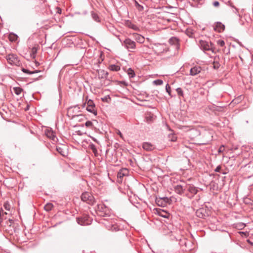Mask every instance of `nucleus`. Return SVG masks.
<instances>
[{"mask_svg":"<svg viewBox=\"0 0 253 253\" xmlns=\"http://www.w3.org/2000/svg\"><path fill=\"white\" fill-rule=\"evenodd\" d=\"M201 70V67L197 66L194 67L190 69V75L191 76H195L200 73Z\"/></svg>","mask_w":253,"mask_h":253,"instance_id":"17","label":"nucleus"},{"mask_svg":"<svg viewBox=\"0 0 253 253\" xmlns=\"http://www.w3.org/2000/svg\"><path fill=\"white\" fill-rule=\"evenodd\" d=\"M46 135L54 141H56L57 138L52 130L47 129L45 131Z\"/></svg>","mask_w":253,"mask_h":253,"instance_id":"12","label":"nucleus"},{"mask_svg":"<svg viewBox=\"0 0 253 253\" xmlns=\"http://www.w3.org/2000/svg\"><path fill=\"white\" fill-rule=\"evenodd\" d=\"M225 29V26L220 22H217L214 27V30L217 32H221Z\"/></svg>","mask_w":253,"mask_h":253,"instance_id":"16","label":"nucleus"},{"mask_svg":"<svg viewBox=\"0 0 253 253\" xmlns=\"http://www.w3.org/2000/svg\"><path fill=\"white\" fill-rule=\"evenodd\" d=\"M186 188L187 189V191L192 195V197L196 194L198 191L197 188L193 185H186Z\"/></svg>","mask_w":253,"mask_h":253,"instance_id":"10","label":"nucleus"},{"mask_svg":"<svg viewBox=\"0 0 253 253\" xmlns=\"http://www.w3.org/2000/svg\"><path fill=\"white\" fill-rule=\"evenodd\" d=\"M161 199H156V203L159 206H162V203H161Z\"/></svg>","mask_w":253,"mask_h":253,"instance_id":"43","label":"nucleus"},{"mask_svg":"<svg viewBox=\"0 0 253 253\" xmlns=\"http://www.w3.org/2000/svg\"><path fill=\"white\" fill-rule=\"evenodd\" d=\"M127 24L128 27H130L133 30H138V28L135 25L131 23L130 22L128 23Z\"/></svg>","mask_w":253,"mask_h":253,"instance_id":"33","label":"nucleus"},{"mask_svg":"<svg viewBox=\"0 0 253 253\" xmlns=\"http://www.w3.org/2000/svg\"><path fill=\"white\" fill-rule=\"evenodd\" d=\"M201 210H198L196 212L197 215L200 217H203V214H202V212H200Z\"/></svg>","mask_w":253,"mask_h":253,"instance_id":"41","label":"nucleus"},{"mask_svg":"<svg viewBox=\"0 0 253 253\" xmlns=\"http://www.w3.org/2000/svg\"><path fill=\"white\" fill-rule=\"evenodd\" d=\"M220 169H221L220 167V166H218V167L216 168V169H215V171H216V172H219V170H220Z\"/></svg>","mask_w":253,"mask_h":253,"instance_id":"47","label":"nucleus"},{"mask_svg":"<svg viewBox=\"0 0 253 253\" xmlns=\"http://www.w3.org/2000/svg\"><path fill=\"white\" fill-rule=\"evenodd\" d=\"M187 33V35L190 36V35L188 34H192L193 33L192 32H191V33Z\"/></svg>","mask_w":253,"mask_h":253,"instance_id":"51","label":"nucleus"},{"mask_svg":"<svg viewBox=\"0 0 253 253\" xmlns=\"http://www.w3.org/2000/svg\"><path fill=\"white\" fill-rule=\"evenodd\" d=\"M57 149V151L62 155L64 156V151L63 150V149L61 147H57L56 148Z\"/></svg>","mask_w":253,"mask_h":253,"instance_id":"37","label":"nucleus"},{"mask_svg":"<svg viewBox=\"0 0 253 253\" xmlns=\"http://www.w3.org/2000/svg\"><path fill=\"white\" fill-rule=\"evenodd\" d=\"M150 118H151L150 117H146V119L147 122H148L149 120H150Z\"/></svg>","mask_w":253,"mask_h":253,"instance_id":"50","label":"nucleus"},{"mask_svg":"<svg viewBox=\"0 0 253 253\" xmlns=\"http://www.w3.org/2000/svg\"><path fill=\"white\" fill-rule=\"evenodd\" d=\"M153 84L156 85H160L163 84V81L161 80H156L153 81Z\"/></svg>","mask_w":253,"mask_h":253,"instance_id":"31","label":"nucleus"},{"mask_svg":"<svg viewBox=\"0 0 253 253\" xmlns=\"http://www.w3.org/2000/svg\"><path fill=\"white\" fill-rule=\"evenodd\" d=\"M124 44L129 51H132L135 48V43L129 39H126L124 41Z\"/></svg>","mask_w":253,"mask_h":253,"instance_id":"7","label":"nucleus"},{"mask_svg":"<svg viewBox=\"0 0 253 253\" xmlns=\"http://www.w3.org/2000/svg\"><path fill=\"white\" fill-rule=\"evenodd\" d=\"M169 139L171 141H173V142H174V141H176V139H177V137L176 136H175V134H173V133H170L169 134Z\"/></svg>","mask_w":253,"mask_h":253,"instance_id":"27","label":"nucleus"},{"mask_svg":"<svg viewBox=\"0 0 253 253\" xmlns=\"http://www.w3.org/2000/svg\"><path fill=\"white\" fill-rule=\"evenodd\" d=\"M204 136L206 137V139L205 142H204L203 144H208L212 139V136L209 131H206L204 134Z\"/></svg>","mask_w":253,"mask_h":253,"instance_id":"20","label":"nucleus"},{"mask_svg":"<svg viewBox=\"0 0 253 253\" xmlns=\"http://www.w3.org/2000/svg\"><path fill=\"white\" fill-rule=\"evenodd\" d=\"M80 112V108L78 105H76L69 108L68 109L67 114L69 117H71L72 118H74L75 117H78L80 116L79 114Z\"/></svg>","mask_w":253,"mask_h":253,"instance_id":"4","label":"nucleus"},{"mask_svg":"<svg viewBox=\"0 0 253 253\" xmlns=\"http://www.w3.org/2000/svg\"><path fill=\"white\" fill-rule=\"evenodd\" d=\"M93 18L94 19V20H95V21H98L97 19L98 18V16H97V15H94L93 16Z\"/></svg>","mask_w":253,"mask_h":253,"instance_id":"48","label":"nucleus"},{"mask_svg":"<svg viewBox=\"0 0 253 253\" xmlns=\"http://www.w3.org/2000/svg\"><path fill=\"white\" fill-rule=\"evenodd\" d=\"M53 207V206L52 204H51L50 203H48L44 206V209L46 211H50L52 209Z\"/></svg>","mask_w":253,"mask_h":253,"instance_id":"24","label":"nucleus"},{"mask_svg":"<svg viewBox=\"0 0 253 253\" xmlns=\"http://www.w3.org/2000/svg\"><path fill=\"white\" fill-rule=\"evenodd\" d=\"M216 43H217V44L220 47H223L225 45L224 41L221 39L217 40Z\"/></svg>","mask_w":253,"mask_h":253,"instance_id":"29","label":"nucleus"},{"mask_svg":"<svg viewBox=\"0 0 253 253\" xmlns=\"http://www.w3.org/2000/svg\"><path fill=\"white\" fill-rule=\"evenodd\" d=\"M11 42H15L18 39V36L14 33H8L6 36Z\"/></svg>","mask_w":253,"mask_h":253,"instance_id":"19","label":"nucleus"},{"mask_svg":"<svg viewBox=\"0 0 253 253\" xmlns=\"http://www.w3.org/2000/svg\"><path fill=\"white\" fill-rule=\"evenodd\" d=\"M116 133L117 134H118L120 136V137L121 138L124 139L123 135L122 133H121V132L119 130H117L116 131Z\"/></svg>","mask_w":253,"mask_h":253,"instance_id":"40","label":"nucleus"},{"mask_svg":"<svg viewBox=\"0 0 253 253\" xmlns=\"http://www.w3.org/2000/svg\"><path fill=\"white\" fill-rule=\"evenodd\" d=\"M174 189L176 193L182 195L184 193L186 188H184L182 185H177L174 186Z\"/></svg>","mask_w":253,"mask_h":253,"instance_id":"13","label":"nucleus"},{"mask_svg":"<svg viewBox=\"0 0 253 253\" xmlns=\"http://www.w3.org/2000/svg\"><path fill=\"white\" fill-rule=\"evenodd\" d=\"M158 214L164 218H168L169 217V214L168 212L165 211L164 210L159 209L157 210Z\"/></svg>","mask_w":253,"mask_h":253,"instance_id":"21","label":"nucleus"},{"mask_svg":"<svg viewBox=\"0 0 253 253\" xmlns=\"http://www.w3.org/2000/svg\"><path fill=\"white\" fill-rule=\"evenodd\" d=\"M97 211L99 216L104 217L102 222L108 230H113L116 229V221L114 215L111 213L108 208L104 204L98 205Z\"/></svg>","mask_w":253,"mask_h":253,"instance_id":"1","label":"nucleus"},{"mask_svg":"<svg viewBox=\"0 0 253 253\" xmlns=\"http://www.w3.org/2000/svg\"><path fill=\"white\" fill-rule=\"evenodd\" d=\"M166 91L169 93V95L171 96V93H170V86L168 84H167L166 86Z\"/></svg>","mask_w":253,"mask_h":253,"instance_id":"36","label":"nucleus"},{"mask_svg":"<svg viewBox=\"0 0 253 253\" xmlns=\"http://www.w3.org/2000/svg\"><path fill=\"white\" fill-rule=\"evenodd\" d=\"M135 5L139 10L141 11L143 10V6L140 5L136 1H135Z\"/></svg>","mask_w":253,"mask_h":253,"instance_id":"38","label":"nucleus"},{"mask_svg":"<svg viewBox=\"0 0 253 253\" xmlns=\"http://www.w3.org/2000/svg\"><path fill=\"white\" fill-rule=\"evenodd\" d=\"M143 148L148 151H152L155 149V146L149 142H144L142 145Z\"/></svg>","mask_w":253,"mask_h":253,"instance_id":"11","label":"nucleus"},{"mask_svg":"<svg viewBox=\"0 0 253 253\" xmlns=\"http://www.w3.org/2000/svg\"><path fill=\"white\" fill-rule=\"evenodd\" d=\"M6 59L8 63L11 65L20 66L21 65V61L16 54H9L6 56Z\"/></svg>","mask_w":253,"mask_h":253,"instance_id":"2","label":"nucleus"},{"mask_svg":"<svg viewBox=\"0 0 253 253\" xmlns=\"http://www.w3.org/2000/svg\"><path fill=\"white\" fill-rule=\"evenodd\" d=\"M37 47L36 46L33 47L31 49V56L33 58H35L36 57V53L37 52Z\"/></svg>","mask_w":253,"mask_h":253,"instance_id":"25","label":"nucleus"},{"mask_svg":"<svg viewBox=\"0 0 253 253\" xmlns=\"http://www.w3.org/2000/svg\"><path fill=\"white\" fill-rule=\"evenodd\" d=\"M101 73H103L102 75V77L101 78H107L108 75V72H105L104 71H101Z\"/></svg>","mask_w":253,"mask_h":253,"instance_id":"39","label":"nucleus"},{"mask_svg":"<svg viewBox=\"0 0 253 253\" xmlns=\"http://www.w3.org/2000/svg\"><path fill=\"white\" fill-rule=\"evenodd\" d=\"M91 139L94 141V142H98L97 140L96 139H95V138L93 137H91Z\"/></svg>","mask_w":253,"mask_h":253,"instance_id":"49","label":"nucleus"},{"mask_svg":"<svg viewBox=\"0 0 253 253\" xmlns=\"http://www.w3.org/2000/svg\"><path fill=\"white\" fill-rule=\"evenodd\" d=\"M109 69L112 71H118L120 70V67L118 65L112 64L109 66Z\"/></svg>","mask_w":253,"mask_h":253,"instance_id":"22","label":"nucleus"},{"mask_svg":"<svg viewBox=\"0 0 253 253\" xmlns=\"http://www.w3.org/2000/svg\"><path fill=\"white\" fill-rule=\"evenodd\" d=\"M81 199L83 201L86 202L89 205H93L95 202V199L92 195L87 192H85L82 194Z\"/></svg>","mask_w":253,"mask_h":253,"instance_id":"3","label":"nucleus"},{"mask_svg":"<svg viewBox=\"0 0 253 253\" xmlns=\"http://www.w3.org/2000/svg\"><path fill=\"white\" fill-rule=\"evenodd\" d=\"M3 207L6 211H9L10 209V205L7 201L4 202Z\"/></svg>","mask_w":253,"mask_h":253,"instance_id":"32","label":"nucleus"},{"mask_svg":"<svg viewBox=\"0 0 253 253\" xmlns=\"http://www.w3.org/2000/svg\"><path fill=\"white\" fill-rule=\"evenodd\" d=\"M77 221L78 224L81 225H86L90 224V221L86 216L77 218Z\"/></svg>","mask_w":253,"mask_h":253,"instance_id":"9","label":"nucleus"},{"mask_svg":"<svg viewBox=\"0 0 253 253\" xmlns=\"http://www.w3.org/2000/svg\"><path fill=\"white\" fill-rule=\"evenodd\" d=\"M21 70L23 73L27 74H29V75L40 72V71H39V70H35L34 71L31 72V71H30L29 70H28V69H25L23 68H22L21 69Z\"/></svg>","mask_w":253,"mask_h":253,"instance_id":"23","label":"nucleus"},{"mask_svg":"<svg viewBox=\"0 0 253 253\" xmlns=\"http://www.w3.org/2000/svg\"><path fill=\"white\" fill-rule=\"evenodd\" d=\"M85 125L86 127L92 128L93 127V124L92 122L88 121L85 123Z\"/></svg>","mask_w":253,"mask_h":253,"instance_id":"34","label":"nucleus"},{"mask_svg":"<svg viewBox=\"0 0 253 253\" xmlns=\"http://www.w3.org/2000/svg\"><path fill=\"white\" fill-rule=\"evenodd\" d=\"M161 199H156V203L159 206H162V203H161Z\"/></svg>","mask_w":253,"mask_h":253,"instance_id":"44","label":"nucleus"},{"mask_svg":"<svg viewBox=\"0 0 253 253\" xmlns=\"http://www.w3.org/2000/svg\"><path fill=\"white\" fill-rule=\"evenodd\" d=\"M224 150V146L222 145L220 147L218 151L219 153H221V152H223Z\"/></svg>","mask_w":253,"mask_h":253,"instance_id":"42","label":"nucleus"},{"mask_svg":"<svg viewBox=\"0 0 253 253\" xmlns=\"http://www.w3.org/2000/svg\"><path fill=\"white\" fill-rule=\"evenodd\" d=\"M200 45L201 47V48L204 51H209V50H211L212 52H213V50L211 47V44H210L208 42L200 40Z\"/></svg>","mask_w":253,"mask_h":253,"instance_id":"8","label":"nucleus"},{"mask_svg":"<svg viewBox=\"0 0 253 253\" xmlns=\"http://www.w3.org/2000/svg\"><path fill=\"white\" fill-rule=\"evenodd\" d=\"M56 9H57V12L58 13H61V9L59 7H56Z\"/></svg>","mask_w":253,"mask_h":253,"instance_id":"46","label":"nucleus"},{"mask_svg":"<svg viewBox=\"0 0 253 253\" xmlns=\"http://www.w3.org/2000/svg\"><path fill=\"white\" fill-rule=\"evenodd\" d=\"M154 50L157 54L160 55L164 52H167L168 50V48L166 44H155Z\"/></svg>","mask_w":253,"mask_h":253,"instance_id":"6","label":"nucleus"},{"mask_svg":"<svg viewBox=\"0 0 253 253\" xmlns=\"http://www.w3.org/2000/svg\"><path fill=\"white\" fill-rule=\"evenodd\" d=\"M89 147L94 153L97 152V149L96 148V147L93 144H92V143L90 144L89 145Z\"/></svg>","mask_w":253,"mask_h":253,"instance_id":"35","label":"nucleus"},{"mask_svg":"<svg viewBox=\"0 0 253 253\" xmlns=\"http://www.w3.org/2000/svg\"><path fill=\"white\" fill-rule=\"evenodd\" d=\"M14 93L17 95H19L23 89L20 87H15L13 88Z\"/></svg>","mask_w":253,"mask_h":253,"instance_id":"28","label":"nucleus"},{"mask_svg":"<svg viewBox=\"0 0 253 253\" xmlns=\"http://www.w3.org/2000/svg\"><path fill=\"white\" fill-rule=\"evenodd\" d=\"M86 104V110L92 114L94 115H97V111L95 108V104L92 100L91 99H89L86 103H84L83 104V107H85Z\"/></svg>","mask_w":253,"mask_h":253,"instance_id":"5","label":"nucleus"},{"mask_svg":"<svg viewBox=\"0 0 253 253\" xmlns=\"http://www.w3.org/2000/svg\"><path fill=\"white\" fill-rule=\"evenodd\" d=\"M213 5L215 7H217L219 6V3L218 1H216L213 3Z\"/></svg>","mask_w":253,"mask_h":253,"instance_id":"45","label":"nucleus"},{"mask_svg":"<svg viewBox=\"0 0 253 253\" xmlns=\"http://www.w3.org/2000/svg\"><path fill=\"white\" fill-rule=\"evenodd\" d=\"M127 74L130 78H133L135 75L134 71L133 70H132L131 68H129L127 70Z\"/></svg>","mask_w":253,"mask_h":253,"instance_id":"26","label":"nucleus"},{"mask_svg":"<svg viewBox=\"0 0 253 253\" xmlns=\"http://www.w3.org/2000/svg\"><path fill=\"white\" fill-rule=\"evenodd\" d=\"M133 35L135 40L138 42L141 43L144 42L145 38L143 36L138 34L137 33H133Z\"/></svg>","mask_w":253,"mask_h":253,"instance_id":"14","label":"nucleus"},{"mask_svg":"<svg viewBox=\"0 0 253 253\" xmlns=\"http://www.w3.org/2000/svg\"><path fill=\"white\" fill-rule=\"evenodd\" d=\"M128 173V171L126 169H122L119 170L118 172L117 176L118 178H122L124 176L127 175Z\"/></svg>","mask_w":253,"mask_h":253,"instance_id":"15","label":"nucleus"},{"mask_svg":"<svg viewBox=\"0 0 253 253\" xmlns=\"http://www.w3.org/2000/svg\"><path fill=\"white\" fill-rule=\"evenodd\" d=\"M176 91L177 93V94L179 96H183V91L182 89L180 87H178L176 88Z\"/></svg>","mask_w":253,"mask_h":253,"instance_id":"30","label":"nucleus"},{"mask_svg":"<svg viewBox=\"0 0 253 253\" xmlns=\"http://www.w3.org/2000/svg\"><path fill=\"white\" fill-rule=\"evenodd\" d=\"M181 244H184L185 247V250H191V246L192 243L190 241H188L186 239H184L183 241H181Z\"/></svg>","mask_w":253,"mask_h":253,"instance_id":"18","label":"nucleus"}]
</instances>
